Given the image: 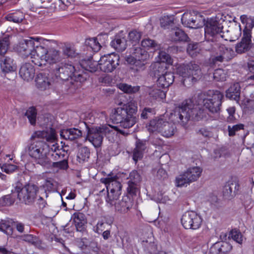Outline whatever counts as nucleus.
Returning a JSON list of instances; mask_svg holds the SVG:
<instances>
[{"label":"nucleus","instance_id":"f257e3e1","mask_svg":"<svg viewBox=\"0 0 254 254\" xmlns=\"http://www.w3.org/2000/svg\"><path fill=\"white\" fill-rule=\"evenodd\" d=\"M41 126L49 128V130L35 132L31 136L33 141L28 145L27 151L36 164L46 167L49 162L47 156L49 144L42 139H45L49 143H54L57 140V136L55 130L52 127V123L48 117L44 118V123H41Z\"/></svg>","mask_w":254,"mask_h":254},{"label":"nucleus","instance_id":"f03ea898","mask_svg":"<svg viewBox=\"0 0 254 254\" xmlns=\"http://www.w3.org/2000/svg\"><path fill=\"white\" fill-rule=\"evenodd\" d=\"M137 110V107L135 104L132 102L128 103L115 109L112 112V119L114 123L120 124V126L124 128L122 130L130 134L128 129L136 123L135 115Z\"/></svg>","mask_w":254,"mask_h":254},{"label":"nucleus","instance_id":"7ed1b4c3","mask_svg":"<svg viewBox=\"0 0 254 254\" xmlns=\"http://www.w3.org/2000/svg\"><path fill=\"white\" fill-rule=\"evenodd\" d=\"M202 112L190 100H186L176 107L174 114V119L184 126L189 120L198 121L202 117Z\"/></svg>","mask_w":254,"mask_h":254},{"label":"nucleus","instance_id":"20e7f679","mask_svg":"<svg viewBox=\"0 0 254 254\" xmlns=\"http://www.w3.org/2000/svg\"><path fill=\"white\" fill-rule=\"evenodd\" d=\"M88 132L86 139L90 141L95 148L101 146L104 136L107 134H109L115 130L120 133L127 136L129 133L124 130L121 129L116 126H112L109 125H104L99 127H92L91 128L87 127Z\"/></svg>","mask_w":254,"mask_h":254},{"label":"nucleus","instance_id":"39448f33","mask_svg":"<svg viewBox=\"0 0 254 254\" xmlns=\"http://www.w3.org/2000/svg\"><path fill=\"white\" fill-rule=\"evenodd\" d=\"M36 54V57L31 61L39 66L42 67L48 63L57 64L61 61L60 52L54 48H50L45 43L37 47Z\"/></svg>","mask_w":254,"mask_h":254},{"label":"nucleus","instance_id":"423d86ee","mask_svg":"<svg viewBox=\"0 0 254 254\" xmlns=\"http://www.w3.org/2000/svg\"><path fill=\"white\" fill-rule=\"evenodd\" d=\"M177 72L182 77V82L185 86H191L202 74L199 65L193 62L180 65L177 69Z\"/></svg>","mask_w":254,"mask_h":254},{"label":"nucleus","instance_id":"0eeeda50","mask_svg":"<svg viewBox=\"0 0 254 254\" xmlns=\"http://www.w3.org/2000/svg\"><path fill=\"white\" fill-rule=\"evenodd\" d=\"M117 179L118 177L116 176L112 177L110 175H109L107 178H101L100 182L105 185L106 190L104 189L100 190L97 189L99 195H101L103 193L104 194L108 193L106 201L110 204H113V201L117 200L121 194L122 186Z\"/></svg>","mask_w":254,"mask_h":254},{"label":"nucleus","instance_id":"6e6552de","mask_svg":"<svg viewBox=\"0 0 254 254\" xmlns=\"http://www.w3.org/2000/svg\"><path fill=\"white\" fill-rule=\"evenodd\" d=\"M39 187L32 183H28L22 188L16 187L13 193H16L19 200L26 205H32L37 198Z\"/></svg>","mask_w":254,"mask_h":254},{"label":"nucleus","instance_id":"1a4fd4ad","mask_svg":"<svg viewBox=\"0 0 254 254\" xmlns=\"http://www.w3.org/2000/svg\"><path fill=\"white\" fill-rule=\"evenodd\" d=\"M223 94L218 90H209L204 94L202 104L204 107L212 114L218 113L220 110Z\"/></svg>","mask_w":254,"mask_h":254},{"label":"nucleus","instance_id":"9d476101","mask_svg":"<svg viewBox=\"0 0 254 254\" xmlns=\"http://www.w3.org/2000/svg\"><path fill=\"white\" fill-rule=\"evenodd\" d=\"M202 169L199 167H192L188 168L176 179L178 187L187 186L188 185L196 181L200 177Z\"/></svg>","mask_w":254,"mask_h":254},{"label":"nucleus","instance_id":"9b49d317","mask_svg":"<svg viewBox=\"0 0 254 254\" xmlns=\"http://www.w3.org/2000/svg\"><path fill=\"white\" fill-rule=\"evenodd\" d=\"M223 26L216 20L210 19L204 28L205 39L212 42L218 41L223 37L221 34Z\"/></svg>","mask_w":254,"mask_h":254},{"label":"nucleus","instance_id":"f8f14e48","mask_svg":"<svg viewBox=\"0 0 254 254\" xmlns=\"http://www.w3.org/2000/svg\"><path fill=\"white\" fill-rule=\"evenodd\" d=\"M38 39V38L36 39L31 38L30 39L24 40L20 42L17 48L18 52L23 56L26 57L30 56L33 60L34 57H36L37 47L42 45L39 43Z\"/></svg>","mask_w":254,"mask_h":254},{"label":"nucleus","instance_id":"ddd939ff","mask_svg":"<svg viewBox=\"0 0 254 254\" xmlns=\"http://www.w3.org/2000/svg\"><path fill=\"white\" fill-rule=\"evenodd\" d=\"M119 55L112 53L102 56L98 61V64L102 71L111 72L119 65Z\"/></svg>","mask_w":254,"mask_h":254},{"label":"nucleus","instance_id":"4468645a","mask_svg":"<svg viewBox=\"0 0 254 254\" xmlns=\"http://www.w3.org/2000/svg\"><path fill=\"white\" fill-rule=\"evenodd\" d=\"M202 222L201 216L192 211L186 212L181 218L182 225L187 229H197L200 227Z\"/></svg>","mask_w":254,"mask_h":254},{"label":"nucleus","instance_id":"2eb2a0df","mask_svg":"<svg viewBox=\"0 0 254 254\" xmlns=\"http://www.w3.org/2000/svg\"><path fill=\"white\" fill-rule=\"evenodd\" d=\"M74 71V66L66 63H61L56 64L54 69L55 76L62 80H66L69 77L71 78Z\"/></svg>","mask_w":254,"mask_h":254},{"label":"nucleus","instance_id":"dca6fc26","mask_svg":"<svg viewBox=\"0 0 254 254\" xmlns=\"http://www.w3.org/2000/svg\"><path fill=\"white\" fill-rule=\"evenodd\" d=\"M50 145L49 143L48 151L47 152V156L48 158L49 162L46 164V166L50 165L52 159L53 161H57L62 158H64L66 153L62 148H60L58 144L56 143V141Z\"/></svg>","mask_w":254,"mask_h":254},{"label":"nucleus","instance_id":"f3484780","mask_svg":"<svg viewBox=\"0 0 254 254\" xmlns=\"http://www.w3.org/2000/svg\"><path fill=\"white\" fill-rule=\"evenodd\" d=\"M251 30L245 28L243 30V37L241 41L236 46V51L238 54L245 53L249 50L251 47Z\"/></svg>","mask_w":254,"mask_h":254},{"label":"nucleus","instance_id":"a211bd4d","mask_svg":"<svg viewBox=\"0 0 254 254\" xmlns=\"http://www.w3.org/2000/svg\"><path fill=\"white\" fill-rule=\"evenodd\" d=\"M36 86L41 90H46L53 87L54 81L45 73L38 74L35 79Z\"/></svg>","mask_w":254,"mask_h":254},{"label":"nucleus","instance_id":"6ab92c4d","mask_svg":"<svg viewBox=\"0 0 254 254\" xmlns=\"http://www.w3.org/2000/svg\"><path fill=\"white\" fill-rule=\"evenodd\" d=\"M147 141L140 139H137L135 142V147L133 151L132 159L135 163L138 160L142 159L143 154L147 147Z\"/></svg>","mask_w":254,"mask_h":254},{"label":"nucleus","instance_id":"aec40b11","mask_svg":"<svg viewBox=\"0 0 254 254\" xmlns=\"http://www.w3.org/2000/svg\"><path fill=\"white\" fill-rule=\"evenodd\" d=\"M113 201L112 205H115L116 211L121 213L127 212L133 205L132 200L127 196H124L121 200Z\"/></svg>","mask_w":254,"mask_h":254},{"label":"nucleus","instance_id":"412c9836","mask_svg":"<svg viewBox=\"0 0 254 254\" xmlns=\"http://www.w3.org/2000/svg\"><path fill=\"white\" fill-rule=\"evenodd\" d=\"M19 74L20 77L27 81L33 79L35 76V69L30 63H25L21 66Z\"/></svg>","mask_w":254,"mask_h":254},{"label":"nucleus","instance_id":"4be33fe9","mask_svg":"<svg viewBox=\"0 0 254 254\" xmlns=\"http://www.w3.org/2000/svg\"><path fill=\"white\" fill-rule=\"evenodd\" d=\"M71 219L73 220L77 231L83 233L86 230V219L83 213L75 212L72 215Z\"/></svg>","mask_w":254,"mask_h":254},{"label":"nucleus","instance_id":"5701e85b","mask_svg":"<svg viewBox=\"0 0 254 254\" xmlns=\"http://www.w3.org/2000/svg\"><path fill=\"white\" fill-rule=\"evenodd\" d=\"M167 71L166 64L154 63L151 64L149 67V74L150 76L155 77L158 78Z\"/></svg>","mask_w":254,"mask_h":254},{"label":"nucleus","instance_id":"b1692460","mask_svg":"<svg viewBox=\"0 0 254 254\" xmlns=\"http://www.w3.org/2000/svg\"><path fill=\"white\" fill-rule=\"evenodd\" d=\"M0 67L5 73L14 71L16 69L13 60L8 56H2L0 58Z\"/></svg>","mask_w":254,"mask_h":254},{"label":"nucleus","instance_id":"393cba45","mask_svg":"<svg viewBox=\"0 0 254 254\" xmlns=\"http://www.w3.org/2000/svg\"><path fill=\"white\" fill-rule=\"evenodd\" d=\"M82 131L76 128L62 129L60 132L61 137L69 140H74L82 136Z\"/></svg>","mask_w":254,"mask_h":254},{"label":"nucleus","instance_id":"a878e982","mask_svg":"<svg viewBox=\"0 0 254 254\" xmlns=\"http://www.w3.org/2000/svg\"><path fill=\"white\" fill-rule=\"evenodd\" d=\"M174 78L173 73L167 71L164 74L158 77L157 81V85L162 88H167L173 83Z\"/></svg>","mask_w":254,"mask_h":254},{"label":"nucleus","instance_id":"bb28decb","mask_svg":"<svg viewBox=\"0 0 254 254\" xmlns=\"http://www.w3.org/2000/svg\"><path fill=\"white\" fill-rule=\"evenodd\" d=\"M183 25L191 28H197L199 27L197 22V16L190 13H184L181 18Z\"/></svg>","mask_w":254,"mask_h":254},{"label":"nucleus","instance_id":"cd10ccee","mask_svg":"<svg viewBox=\"0 0 254 254\" xmlns=\"http://www.w3.org/2000/svg\"><path fill=\"white\" fill-rule=\"evenodd\" d=\"M241 86L239 83H235L226 91L227 98L238 102L240 100Z\"/></svg>","mask_w":254,"mask_h":254},{"label":"nucleus","instance_id":"c85d7f7f","mask_svg":"<svg viewBox=\"0 0 254 254\" xmlns=\"http://www.w3.org/2000/svg\"><path fill=\"white\" fill-rule=\"evenodd\" d=\"M127 41L125 36L119 34L116 35L114 40L111 42V46L119 52L124 51L127 46Z\"/></svg>","mask_w":254,"mask_h":254},{"label":"nucleus","instance_id":"c756f323","mask_svg":"<svg viewBox=\"0 0 254 254\" xmlns=\"http://www.w3.org/2000/svg\"><path fill=\"white\" fill-rule=\"evenodd\" d=\"M176 131L174 124L163 120L160 133L165 137H170L173 136Z\"/></svg>","mask_w":254,"mask_h":254},{"label":"nucleus","instance_id":"7c9ffc66","mask_svg":"<svg viewBox=\"0 0 254 254\" xmlns=\"http://www.w3.org/2000/svg\"><path fill=\"white\" fill-rule=\"evenodd\" d=\"M170 37L174 42H185L187 41V35L181 29L176 28L171 30Z\"/></svg>","mask_w":254,"mask_h":254},{"label":"nucleus","instance_id":"2f4dec72","mask_svg":"<svg viewBox=\"0 0 254 254\" xmlns=\"http://www.w3.org/2000/svg\"><path fill=\"white\" fill-rule=\"evenodd\" d=\"M130 50V54L137 60L145 61L149 57L148 52L145 49L141 48L139 45H133Z\"/></svg>","mask_w":254,"mask_h":254},{"label":"nucleus","instance_id":"473e14b6","mask_svg":"<svg viewBox=\"0 0 254 254\" xmlns=\"http://www.w3.org/2000/svg\"><path fill=\"white\" fill-rule=\"evenodd\" d=\"M88 77L89 76L86 72L83 73L73 74L70 82L74 87L78 88L81 86V83L86 81Z\"/></svg>","mask_w":254,"mask_h":254},{"label":"nucleus","instance_id":"72a5a7b5","mask_svg":"<svg viewBox=\"0 0 254 254\" xmlns=\"http://www.w3.org/2000/svg\"><path fill=\"white\" fill-rule=\"evenodd\" d=\"M163 120L162 119H155L151 120L146 125L147 130L152 133H160Z\"/></svg>","mask_w":254,"mask_h":254},{"label":"nucleus","instance_id":"f704fd0d","mask_svg":"<svg viewBox=\"0 0 254 254\" xmlns=\"http://www.w3.org/2000/svg\"><path fill=\"white\" fill-rule=\"evenodd\" d=\"M90 156V149L86 146L82 147L78 150L77 160L80 163L88 161Z\"/></svg>","mask_w":254,"mask_h":254},{"label":"nucleus","instance_id":"c9c22d12","mask_svg":"<svg viewBox=\"0 0 254 254\" xmlns=\"http://www.w3.org/2000/svg\"><path fill=\"white\" fill-rule=\"evenodd\" d=\"M141 45L146 50H158L160 49V44L156 41L149 38L143 39L141 42Z\"/></svg>","mask_w":254,"mask_h":254},{"label":"nucleus","instance_id":"e433bc0d","mask_svg":"<svg viewBox=\"0 0 254 254\" xmlns=\"http://www.w3.org/2000/svg\"><path fill=\"white\" fill-rule=\"evenodd\" d=\"M80 65L86 72L93 73L97 70L99 64L96 61L88 60L82 61Z\"/></svg>","mask_w":254,"mask_h":254},{"label":"nucleus","instance_id":"4c0bfd02","mask_svg":"<svg viewBox=\"0 0 254 254\" xmlns=\"http://www.w3.org/2000/svg\"><path fill=\"white\" fill-rule=\"evenodd\" d=\"M236 185L233 183H228L225 185L223 190V197L227 199H231L235 195V190L233 189H236Z\"/></svg>","mask_w":254,"mask_h":254},{"label":"nucleus","instance_id":"58836bf2","mask_svg":"<svg viewBox=\"0 0 254 254\" xmlns=\"http://www.w3.org/2000/svg\"><path fill=\"white\" fill-rule=\"evenodd\" d=\"M218 52L219 54L225 59L226 61L230 60L233 57V50L230 47H227L224 45H221L219 46Z\"/></svg>","mask_w":254,"mask_h":254},{"label":"nucleus","instance_id":"ea45409f","mask_svg":"<svg viewBox=\"0 0 254 254\" xmlns=\"http://www.w3.org/2000/svg\"><path fill=\"white\" fill-rule=\"evenodd\" d=\"M5 18L9 21L14 23H20L24 18V13L20 11H16L15 12L8 14Z\"/></svg>","mask_w":254,"mask_h":254},{"label":"nucleus","instance_id":"a19ab883","mask_svg":"<svg viewBox=\"0 0 254 254\" xmlns=\"http://www.w3.org/2000/svg\"><path fill=\"white\" fill-rule=\"evenodd\" d=\"M148 92L150 96L155 99L162 100L166 97L165 92L156 87L150 88Z\"/></svg>","mask_w":254,"mask_h":254},{"label":"nucleus","instance_id":"79ce46f5","mask_svg":"<svg viewBox=\"0 0 254 254\" xmlns=\"http://www.w3.org/2000/svg\"><path fill=\"white\" fill-rule=\"evenodd\" d=\"M25 116L28 119L31 125H34L36 124L37 112L34 107L29 108L25 112Z\"/></svg>","mask_w":254,"mask_h":254},{"label":"nucleus","instance_id":"37998d69","mask_svg":"<svg viewBox=\"0 0 254 254\" xmlns=\"http://www.w3.org/2000/svg\"><path fill=\"white\" fill-rule=\"evenodd\" d=\"M119 88L127 93H134L139 91L140 87L138 86H131L126 83H121L119 85Z\"/></svg>","mask_w":254,"mask_h":254},{"label":"nucleus","instance_id":"c03bdc74","mask_svg":"<svg viewBox=\"0 0 254 254\" xmlns=\"http://www.w3.org/2000/svg\"><path fill=\"white\" fill-rule=\"evenodd\" d=\"M86 45L90 47L92 50L94 52L99 51L101 46L99 43L97 38H92L86 41Z\"/></svg>","mask_w":254,"mask_h":254},{"label":"nucleus","instance_id":"a18cd8bd","mask_svg":"<svg viewBox=\"0 0 254 254\" xmlns=\"http://www.w3.org/2000/svg\"><path fill=\"white\" fill-rule=\"evenodd\" d=\"M139 184L134 183L132 182H127V188L128 193L132 196L136 195L139 191Z\"/></svg>","mask_w":254,"mask_h":254},{"label":"nucleus","instance_id":"49530a36","mask_svg":"<svg viewBox=\"0 0 254 254\" xmlns=\"http://www.w3.org/2000/svg\"><path fill=\"white\" fill-rule=\"evenodd\" d=\"M229 238H232L237 243L240 244L243 242V235L239 230L236 229H233L230 232Z\"/></svg>","mask_w":254,"mask_h":254},{"label":"nucleus","instance_id":"de8ad7c7","mask_svg":"<svg viewBox=\"0 0 254 254\" xmlns=\"http://www.w3.org/2000/svg\"><path fill=\"white\" fill-rule=\"evenodd\" d=\"M63 52L64 55L69 58H74L78 55L74 48L69 45H65L63 49Z\"/></svg>","mask_w":254,"mask_h":254},{"label":"nucleus","instance_id":"09e8293b","mask_svg":"<svg viewBox=\"0 0 254 254\" xmlns=\"http://www.w3.org/2000/svg\"><path fill=\"white\" fill-rule=\"evenodd\" d=\"M127 179L129 180L128 182H132L134 183L139 184L141 181L142 178L137 171L134 170L129 173Z\"/></svg>","mask_w":254,"mask_h":254},{"label":"nucleus","instance_id":"8fccbe9b","mask_svg":"<svg viewBox=\"0 0 254 254\" xmlns=\"http://www.w3.org/2000/svg\"><path fill=\"white\" fill-rule=\"evenodd\" d=\"M241 22L243 24H246V27L251 29L254 27V19L252 17H248L247 15H242L240 17Z\"/></svg>","mask_w":254,"mask_h":254},{"label":"nucleus","instance_id":"3c124183","mask_svg":"<svg viewBox=\"0 0 254 254\" xmlns=\"http://www.w3.org/2000/svg\"><path fill=\"white\" fill-rule=\"evenodd\" d=\"M0 230L8 235L12 233V228L9 223L4 220H1L0 222Z\"/></svg>","mask_w":254,"mask_h":254},{"label":"nucleus","instance_id":"603ef678","mask_svg":"<svg viewBox=\"0 0 254 254\" xmlns=\"http://www.w3.org/2000/svg\"><path fill=\"white\" fill-rule=\"evenodd\" d=\"M9 45V41L8 37H4L0 40V55L2 56L6 53Z\"/></svg>","mask_w":254,"mask_h":254},{"label":"nucleus","instance_id":"864d4df0","mask_svg":"<svg viewBox=\"0 0 254 254\" xmlns=\"http://www.w3.org/2000/svg\"><path fill=\"white\" fill-rule=\"evenodd\" d=\"M213 78L217 81L225 80L226 74L225 71L221 68L216 69L213 73Z\"/></svg>","mask_w":254,"mask_h":254},{"label":"nucleus","instance_id":"5fc2aeb1","mask_svg":"<svg viewBox=\"0 0 254 254\" xmlns=\"http://www.w3.org/2000/svg\"><path fill=\"white\" fill-rule=\"evenodd\" d=\"M14 202V198L11 195H6L0 198V207L10 205Z\"/></svg>","mask_w":254,"mask_h":254},{"label":"nucleus","instance_id":"6e6d98bb","mask_svg":"<svg viewBox=\"0 0 254 254\" xmlns=\"http://www.w3.org/2000/svg\"><path fill=\"white\" fill-rule=\"evenodd\" d=\"M197 133L204 137L207 138H210L213 136L212 129L211 127H201L198 130Z\"/></svg>","mask_w":254,"mask_h":254},{"label":"nucleus","instance_id":"4d7b16f0","mask_svg":"<svg viewBox=\"0 0 254 254\" xmlns=\"http://www.w3.org/2000/svg\"><path fill=\"white\" fill-rule=\"evenodd\" d=\"M244 125L242 124L233 125L232 126H229L228 129L229 132V135L230 136H234L237 131L243 129Z\"/></svg>","mask_w":254,"mask_h":254},{"label":"nucleus","instance_id":"13d9d810","mask_svg":"<svg viewBox=\"0 0 254 254\" xmlns=\"http://www.w3.org/2000/svg\"><path fill=\"white\" fill-rule=\"evenodd\" d=\"M198 51L197 43H190L188 45L187 52L191 57L196 56L197 53H198Z\"/></svg>","mask_w":254,"mask_h":254},{"label":"nucleus","instance_id":"bf43d9fd","mask_svg":"<svg viewBox=\"0 0 254 254\" xmlns=\"http://www.w3.org/2000/svg\"><path fill=\"white\" fill-rule=\"evenodd\" d=\"M220 247V251L221 254H226V253L230 252L232 249V245L226 242L220 241L219 242Z\"/></svg>","mask_w":254,"mask_h":254},{"label":"nucleus","instance_id":"052dcab7","mask_svg":"<svg viewBox=\"0 0 254 254\" xmlns=\"http://www.w3.org/2000/svg\"><path fill=\"white\" fill-rule=\"evenodd\" d=\"M22 240L33 245H36L39 243V239L33 235L27 234L22 236Z\"/></svg>","mask_w":254,"mask_h":254},{"label":"nucleus","instance_id":"680f3d73","mask_svg":"<svg viewBox=\"0 0 254 254\" xmlns=\"http://www.w3.org/2000/svg\"><path fill=\"white\" fill-rule=\"evenodd\" d=\"M141 33L136 30L130 31L128 34V38L130 41L138 42L141 37Z\"/></svg>","mask_w":254,"mask_h":254},{"label":"nucleus","instance_id":"e2e57ef3","mask_svg":"<svg viewBox=\"0 0 254 254\" xmlns=\"http://www.w3.org/2000/svg\"><path fill=\"white\" fill-rule=\"evenodd\" d=\"M62 160L58 162H55L52 163V166L54 168H57L61 169H66L68 167V162L67 160L64 158H62Z\"/></svg>","mask_w":254,"mask_h":254},{"label":"nucleus","instance_id":"0e129e2a","mask_svg":"<svg viewBox=\"0 0 254 254\" xmlns=\"http://www.w3.org/2000/svg\"><path fill=\"white\" fill-rule=\"evenodd\" d=\"M158 57L160 60V63L162 64L170 63L171 61L170 55L164 51H161L159 53Z\"/></svg>","mask_w":254,"mask_h":254},{"label":"nucleus","instance_id":"69168bd1","mask_svg":"<svg viewBox=\"0 0 254 254\" xmlns=\"http://www.w3.org/2000/svg\"><path fill=\"white\" fill-rule=\"evenodd\" d=\"M1 169L4 172L10 174L17 169V166L10 164H5L1 166Z\"/></svg>","mask_w":254,"mask_h":254},{"label":"nucleus","instance_id":"338daca9","mask_svg":"<svg viewBox=\"0 0 254 254\" xmlns=\"http://www.w3.org/2000/svg\"><path fill=\"white\" fill-rule=\"evenodd\" d=\"M143 60H137L135 63L133 65L132 69L135 70L136 72L142 71L145 69V64L142 62Z\"/></svg>","mask_w":254,"mask_h":254},{"label":"nucleus","instance_id":"774afa93","mask_svg":"<svg viewBox=\"0 0 254 254\" xmlns=\"http://www.w3.org/2000/svg\"><path fill=\"white\" fill-rule=\"evenodd\" d=\"M219 242L214 244L209 249V254H221Z\"/></svg>","mask_w":254,"mask_h":254}]
</instances>
